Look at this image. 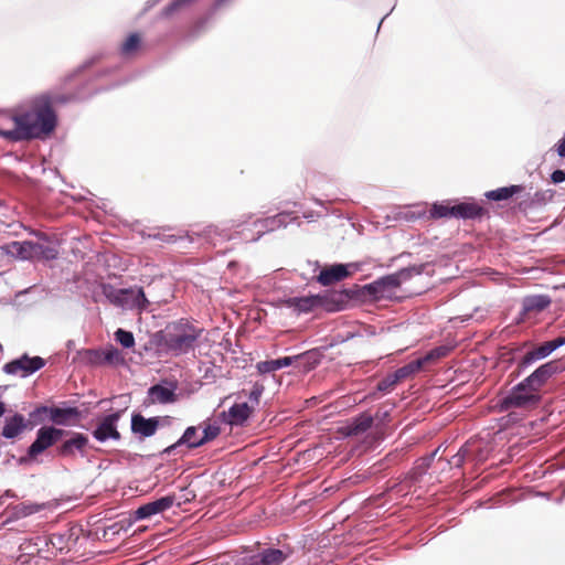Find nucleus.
Listing matches in <instances>:
<instances>
[{
  "label": "nucleus",
  "mask_w": 565,
  "mask_h": 565,
  "mask_svg": "<svg viewBox=\"0 0 565 565\" xmlns=\"http://www.w3.org/2000/svg\"><path fill=\"white\" fill-rule=\"evenodd\" d=\"M98 90H95L97 93ZM90 94L81 90L70 96L41 95L33 99L32 108L18 113L0 114V137L8 141H24L38 139L50 135L56 127V115L52 108L53 103H67L82 100Z\"/></svg>",
  "instance_id": "1"
},
{
  "label": "nucleus",
  "mask_w": 565,
  "mask_h": 565,
  "mask_svg": "<svg viewBox=\"0 0 565 565\" xmlns=\"http://www.w3.org/2000/svg\"><path fill=\"white\" fill-rule=\"evenodd\" d=\"M564 370L565 364L561 360H552L540 365L499 401L500 409L508 412L513 408L537 406L542 401L543 387Z\"/></svg>",
  "instance_id": "2"
},
{
  "label": "nucleus",
  "mask_w": 565,
  "mask_h": 565,
  "mask_svg": "<svg viewBox=\"0 0 565 565\" xmlns=\"http://www.w3.org/2000/svg\"><path fill=\"white\" fill-rule=\"evenodd\" d=\"M203 329L195 327L186 319L169 323L164 330L152 337V343L160 352L179 356L193 351Z\"/></svg>",
  "instance_id": "3"
},
{
  "label": "nucleus",
  "mask_w": 565,
  "mask_h": 565,
  "mask_svg": "<svg viewBox=\"0 0 565 565\" xmlns=\"http://www.w3.org/2000/svg\"><path fill=\"white\" fill-rule=\"evenodd\" d=\"M423 270V265L405 267L394 274L380 277L373 282L365 285L363 290L366 295L376 300L391 298L403 282L409 280L414 276L420 275Z\"/></svg>",
  "instance_id": "4"
},
{
  "label": "nucleus",
  "mask_w": 565,
  "mask_h": 565,
  "mask_svg": "<svg viewBox=\"0 0 565 565\" xmlns=\"http://www.w3.org/2000/svg\"><path fill=\"white\" fill-rule=\"evenodd\" d=\"M102 294L107 300L122 310H146L149 301L141 287L118 289L110 284L100 285Z\"/></svg>",
  "instance_id": "5"
},
{
  "label": "nucleus",
  "mask_w": 565,
  "mask_h": 565,
  "mask_svg": "<svg viewBox=\"0 0 565 565\" xmlns=\"http://www.w3.org/2000/svg\"><path fill=\"white\" fill-rule=\"evenodd\" d=\"M252 217L250 214L242 215L241 218L231 220L224 227L217 225H206L199 230L186 231V239L190 243L199 242L211 245L231 239L230 231L238 228Z\"/></svg>",
  "instance_id": "6"
},
{
  "label": "nucleus",
  "mask_w": 565,
  "mask_h": 565,
  "mask_svg": "<svg viewBox=\"0 0 565 565\" xmlns=\"http://www.w3.org/2000/svg\"><path fill=\"white\" fill-rule=\"evenodd\" d=\"M68 433L54 426H43L36 431L35 440L28 448V457L35 458L55 445Z\"/></svg>",
  "instance_id": "7"
},
{
  "label": "nucleus",
  "mask_w": 565,
  "mask_h": 565,
  "mask_svg": "<svg viewBox=\"0 0 565 565\" xmlns=\"http://www.w3.org/2000/svg\"><path fill=\"white\" fill-rule=\"evenodd\" d=\"M122 411H116L98 419L96 427L92 431L93 437L99 443L108 440H119L121 438L118 431V422L121 418Z\"/></svg>",
  "instance_id": "8"
},
{
  "label": "nucleus",
  "mask_w": 565,
  "mask_h": 565,
  "mask_svg": "<svg viewBox=\"0 0 565 565\" xmlns=\"http://www.w3.org/2000/svg\"><path fill=\"white\" fill-rule=\"evenodd\" d=\"M45 365L44 359L41 356H29L23 354L19 359L12 360L3 366L7 374L20 373L22 377L33 374Z\"/></svg>",
  "instance_id": "9"
},
{
  "label": "nucleus",
  "mask_w": 565,
  "mask_h": 565,
  "mask_svg": "<svg viewBox=\"0 0 565 565\" xmlns=\"http://www.w3.org/2000/svg\"><path fill=\"white\" fill-rule=\"evenodd\" d=\"M36 425L35 422L26 419L20 413L9 414L4 417L1 436L6 439H14L25 430H32Z\"/></svg>",
  "instance_id": "10"
},
{
  "label": "nucleus",
  "mask_w": 565,
  "mask_h": 565,
  "mask_svg": "<svg viewBox=\"0 0 565 565\" xmlns=\"http://www.w3.org/2000/svg\"><path fill=\"white\" fill-rule=\"evenodd\" d=\"M175 494H169L142 504L134 512V520L141 521L162 513L169 510L175 503Z\"/></svg>",
  "instance_id": "11"
},
{
  "label": "nucleus",
  "mask_w": 565,
  "mask_h": 565,
  "mask_svg": "<svg viewBox=\"0 0 565 565\" xmlns=\"http://www.w3.org/2000/svg\"><path fill=\"white\" fill-rule=\"evenodd\" d=\"M185 446L188 449H195L202 446L201 434H199V428L195 426H189L182 436L171 446L164 449V454L172 455L175 451Z\"/></svg>",
  "instance_id": "12"
},
{
  "label": "nucleus",
  "mask_w": 565,
  "mask_h": 565,
  "mask_svg": "<svg viewBox=\"0 0 565 565\" xmlns=\"http://www.w3.org/2000/svg\"><path fill=\"white\" fill-rule=\"evenodd\" d=\"M553 353L546 342L527 351L519 361L516 365L518 374L526 371L532 364L537 361L544 360Z\"/></svg>",
  "instance_id": "13"
},
{
  "label": "nucleus",
  "mask_w": 565,
  "mask_h": 565,
  "mask_svg": "<svg viewBox=\"0 0 565 565\" xmlns=\"http://www.w3.org/2000/svg\"><path fill=\"white\" fill-rule=\"evenodd\" d=\"M159 426L158 417L146 418L141 414L131 416V430L143 438L151 437L156 434Z\"/></svg>",
  "instance_id": "14"
},
{
  "label": "nucleus",
  "mask_w": 565,
  "mask_h": 565,
  "mask_svg": "<svg viewBox=\"0 0 565 565\" xmlns=\"http://www.w3.org/2000/svg\"><path fill=\"white\" fill-rule=\"evenodd\" d=\"M88 444V438L82 433H72L71 437L63 441L56 449L61 457H73L75 451H83Z\"/></svg>",
  "instance_id": "15"
},
{
  "label": "nucleus",
  "mask_w": 565,
  "mask_h": 565,
  "mask_svg": "<svg viewBox=\"0 0 565 565\" xmlns=\"http://www.w3.org/2000/svg\"><path fill=\"white\" fill-rule=\"evenodd\" d=\"M7 254L20 258V259H30L35 256V248H40V243L23 241V242H11L6 245Z\"/></svg>",
  "instance_id": "16"
},
{
  "label": "nucleus",
  "mask_w": 565,
  "mask_h": 565,
  "mask_svg": "<svg viewBox=\"0 0 565 565\" xmlns=\"http://www.w3.org/2000/svg\"><path fill=\"white\" fill-rule=\"evenodd\" d=\"M349 276V270L347 265L343 264H334L329 267L323 268L319 276L318 281L322 286H330L334 282L341 281L342 279Z\"/></svg>",
  "instance_id": "17"
},
{
  "label": "nucleus",
  "mask_w": 565,
  "mask_h": 565,
  "mask_svg": "<svg viewBox=\"0 0 565 565\" xmlns=\"http://www.w3.org/2000/svg\"><path fill=\"white\" fill-rule=\"evenodd\" d=\"M308 353H302L294 356H284L276 360H267L258 362L256 367L262 374L271 373L282 367L292 365L296 361L303 359Z\"/></svg>",
  "instance_id": "18"
},
{
  "label": "nucleus",
  "mask_w": 565,
  "mask_h": 565,
  "mask_svg": "<svg viewBox=\"0 0 565 565\" xmlns=\"http://www.w3.org/2000/svg\"><path fill=\"white\" fill-rule=\"evenodd\" d=\"M486 210L478 203L461 202L454 205V217L462 220H477L481 218Z\"/></svg>",
  "instance_id": "19"
},
{
  "label": "nucleus",
  "mask_w": 565,
  "mask_h": 565,
  "mask_svg": "<svg viewBox=\"0 0 565 565\" xmlns=\"http://www.w3.org/2000/svg\"><path fill=\"white\" fill-rule=\"evenodd\" d=\"M374 418L369 414H361L353 418L345 427L347 436H359L367 431L373 425Z\"/></svg>",
  "instance_id": "20"
},
{
  "label": "nucleus",
  "mask_w": 565,
  "mask_h": 565,
  "mask_svg": "<svg viewBox=\"0 0 565 565\" xmlns=\"http://www.w3.org/2000/svg\"><path fill=\"white\" fill-rule=\"evenodd\" d=\"M551 305V298L547 295L527 296L522 301L524 313L541 312Z\"/></svg>",
  "instance_id": "21"
},
{
  "label": "nucleus",
  "mask_w": 565,
  "mask_h": 565,
  "mask_svg": "<svg viewBox=\"0 0 565 565\" xmlns=\"http://www.w3.org/2000/svg\"><path fill=\"white\" fill-rule=\"evenodd\" d=\"M148 396L152 403L169 404L175 402L174 390L159 384L149 388Z\"/></svg>",
  "instance_id": "22"
},
{
  "label": "nucleus",
  "mask_w": 565,
  "mask_h": 565,
  "mask_svg": "<svg viewBox=\"0 0 565 565\" xmlns=\"http://www.w3.org/2000/svg\"><path fill=\"white\" fill-rule=\"evenodd\" d=\"M253 408L247 403H236L228 409V423L242 426L250 416Z\"/></svg>",
  "instance_id": "23"
},
{
  "label": "nucleus",
  "mask_w": 565,
  "mask_h": 565,
  "mask_svg": "<svg viewBox=\"0 0 565 565\" xmlns=\"http://www.w3.org/2000/svg\"><path fill=\"white\" fill-rule=\"evenodd\" d=\"M297 222V225H301V221L297 216H291L289 212H280L274 216L265 217V224L267 231H276L286 227L289 223Z\"/></svg>",
  "instance_id": "24"
},
{
  "label": "nucleus",
  "mask_w": 565,
  "mask_h": 565,
  "mask_svg": "<svg viewBox=\"0 0 565 565\" xmlns=\"http://www.w3.org/2000/svg\"><path fill=\"white\" fill-rule=\"evenodd\" d=\"M50 419L56 425H66L71 419L76 418L79 412L76 407H49Z\"/></svg>",
  "instance_id": "25"
},
{
  "label": "nucleus",
  "mask_w": 565,
  "mask_h": 565,
  "mask_svg": "<svg viewBox=\"0 0 565 565\" xmlns=\"http://www.w3.org/2000/svg\"><path fill=\"white\" fill-rule=\"evenodd\" d=\"M263 565H282L288 553L275 547H260Z\"/></svg>",
  "instance_id": "26"
},
{
  "label": "nucleus",
  "mask_w": 565,
  "mask_h": 565,
  "mask_svg": "<svg viewBox=\"0 0 565 565\" xmlns=\"http://www.w3.org/2000/svg\"><path fill=\"white\" fill-rule=\"evenodd\" d=\"M437 451H438V449H436L434 452H431L430 455H428L426 457L419 458L415 462V466L413 467V469L409 471V475H408L409 479L413 482L419 481L420 478L427 472Z\"/></svg>",
  "instance_id": "27"
},
{
  "label": "nucleus",
  "mask_w": 565,
  "mask_h": 565,
  "mask_svg": "<svg viewBox=\"0 0 565 565\" xmlns=\"http://www.w3.org/2000/svg\"><path fill=\"white\" fill-rule=\"evenodd\" d=\"M523 189L524 188L522 185L503 186L486 192L484 196L491 201H503L510 199L514 194H519Z\"/></svg>",
  "instance_id": "28"
},
{
  "label": "nucleus",
  "mask_w": 565,
  "mask_h": 565,
  "mask_svg": "<svg viewBox=\"0 0 565 565\" xmlns=\"http://www.w3.org/2000/svg\"><path fill=\"white\" fill-rule=\"evenodd\" d=\"M286 302L289 308H294L298 312H309L317 305V299L315 297H294Z\"/></svg>",
  "instance_id": "29"
},
{
  "label": "nucleus",
  "mask_w": 565,
  "mask_h": 565,
  "mask_svg": "<svg viewBox=\"0 0 565 565\" xmlns=\"http://www.w3.org/2000/svg\"><path fill=\"white\" fill-rule=\"evenodd\" d=\"M429 215L431 218H444V217H454V205H450L449 201H443L440 203H434Z\"/></svg>",
  "instance_id": "30"
},
{
  "label": "nucleus",
  "mask_w": 565,
  "mask_h": 565,
  "mask_svg": "<svg viewBox=\"0 0 565 565\" xmlns=\"http://www.w3.org/2000/svg\"><path fill=\"white\" fill-rule=\"evenodd\" d=\"M423 367V364H422V361H419V359H416L414 361H411L409 363H407L406 365L397 369L395 372H394V376L395 379H397V381H402L406 377H408L409 375L420 371Z\"/></svg>",
  "instance_id": "31"
},
{
  "label": "nucleus",
  "mask_w": 565,
  "mask_h": 565,
  "mask_svg": "<svg viewBox=\"0 0 565 565\" xmlns=\"http://www.w3.org/2000/svg\"><path fill=\"white\" fill-rule=\"evenodd\" d=\"M141 39L138 33H131L126 41L120 46V54L124 56H129L132 53H135L139 45H140Z\"/></svg>",
  "instance_id": "32"
},
{
  "label": "nucleus",
  "mask_w": 565,
  "mask_h": 565,
  "mask_svg": "<svg viewBox=\"0 0 565 565\" xmlns=\"http://www.w3.org/2000/svg\"><path fill=\"white\" fill-rule=\"evenodd\" d=\"M221 433V428L216 423H204L201 441L202 446L214 440Z\"/></svg>",
  "instance_id": "33"
},
{
  "label": "nucleus",
  "mask_w": 565,
  "mask_h": 565,
  "mask_svg": "<svg viewBox=\"0 0 565 565\" xmlns=\"http://www.w3.org/2000/svg\"><path fill=\"white\" fill-rule=\"evenodd\" d=\"M83 362L89 365L103 364V350L88 349L79 352Z\"/></svg>",
  "instance_id": "34"
},
{
  "label": "nucleus",
  "mask_w": 565,
  "mask_h": 565,
  "mask_svg": "<svg viewBox=\"0 0 565 565\" xmlns=\"http://www.w3.org/2000/svg\"><path fill=\"white\" fill-rule=\"evenodd\" d=\"M115 340L125 349H130L135 345V337L132 332L118 329L115 332Z\"/></svg>",
  "instance_id": "35"
},
{
  "label": "nucleus",
  "mask_w": 565,
  "mask_h": 565,
  "mask_svg": "<svg viewBox=\"0 0 565 565\" xmlns=\"http://www.w3.org/2000/svg\"><path fill=\"white\" fill-rule=\"evenodd\" d=\"M235 565H263L260 547H258L256 552L246 553L241 556Z\"/></svg>",
  "instance_id": "36"
},
{
  "label": "nucleus",
  "mask_w": 565,
  "mask_h": 565,
  "mask_svg": "<svg viewBox=\"0 0 565 565\" xmlns=\"http://www.w3.org/2000/svg\"><path fill=\"white\" fill-rule=\"evenodd\" d=\"M124 361L120 352L115 347L110 345L103 350V364H119Z\"/></svg>",
  "instance_id": "37"
},
{
  "label": "nucleus",
  "mask_w": 565,
  "mask_h": 565,
  "mask_svg": "<svg viewBox=\"0 0 565 565\" xmlns=\"http://www.w3.org/2000/svg\"><path fill=\"white\" fill-rule=\"evenodd\" d=\"M448 351L449 349L447 347H437L427 352L424 356L419 358V361H422V364L424 366L428 362L446 356L448 354Z\"/></svg>",
  "instance_id": "38"
},
{
  "label": "nucleus",
  "mask_w": 565,
  "mask_h": 565,
  "mask_svg": "<svg viewBox=\"0 0 565 565\" xmlns=\"http://www.w3.org/2000/svg\"><path fill=\"white\" fill-rule=\"evenodd\" d=\"M397 383L398 381L395 379L394 373H391L377 383L376 391L383 394L390 393Z\"/></svg>",
  "instance_id": "39"
},
{
  "label": "nucleus",
  "mask_w": 565,
  "mask_h": 565,
  "mask_svg": "<svg viewBox=\"0 0 565 565\" xmlns=\"http://www.w3.org/2000/svg\"><path fill=\"white\" fill-rule=\"evenodd\" d=\"M149 237H152L154 239L162 241L164 243H177L178 241L186 239V232L184 234L175 235V234H166L163 232H157L153 234H149Z\"/></svg>",
  "instance_id": "40"
},
{
  "label": "nucleus",
  "mask_w": 565,
  "mask_h": 565,
  "mask_svg": "<svg viewBox=\"0 0 565 565\" xmlns=\"http://www.w3.org/2000/svg\"><path fill=\"white\" fill-rule=\"evenodd\" d=\"M102 55L97 54V55H94L89 58H87L86 61H84L76 70L75 72L71 75V77H75V76H78L83 73H85L87 70L92 68L94 65H96L98 63V61L100 60Z\"/></svg>",
  "instance_id": "41"
},
{
  "label": "nucleus",
  "mask_w": 565,
  "mask_h": 565,
  "mask_svg": "<svg viewBox=\"0 0 565 565\" xmlns=\"http://www.w3.org/2000/svg\"><path fill=\"white\" fill-rule=\"evenodd\" d=\"M57 249L52 246L40 244V248H35V256H41L47 260L55 259L57 257Z\"/></svg>",
  "instance_id": "42"
},
{
  "label": "nucleus",
  "mask_w": 565,
  "mask_h": 565,
  "mask_svg": "<svg viewBox=\"0 0 565 565\" xmlns=\"http://www.w3.org/2000/svg\"><path fill=\"white\" fill-rule=\"evenodd\" d=\"M467 455L468 450L465 447H462L458 450L456 455L451 457V459L448 462L449 465L459 468L463 463Z\"/></svg>",
  "instance_id": "43"
},
{
  "label": "nucleus",
  "mask_w": 565,
  "mask_h": 565,
  "mask_svg": "<svg viewBox=\"0 0 565 565\" xmlns=\"http://www.w3.org/2000/svg\"><path fill=\"white\" fill-rule=\"evenodd\" d=\"M263 392H264V387L262 385H258V384L254 385V387L250 391L249 396H248L249 401L254 404H258Z\"/></svg>",
  "instance_id": "44"
},
{
  "label": "nucleus",
  "mask_w": 565,
  "mask_h": 565,
  "mask_svg": "<svg viewBox=\"0 0 565 565\" xmlns=\"http://www.w3.org/2000/svg\"><path fill=\"white\" fill-rule=\"evenodd\" d=\"M254 226L257 228V237H255L254 241L259 239L262 235L269 232V231H267V225L265 224V218L257 220L254 223Z\"/></svg>",
  "instance_id": "45"
},
{
  "label": "nucleus",
  "mask_w": 565,
  "mask_h": 565,
  "mask_svg": "<svg viewBox=\"0 0 565 565\" xmlns=\"http://www.w3.org/2000/svg\"><path fill=\"white\" fill-rule=\"evenodd\" d=\"M45 413H49V407L47 406H39L36 408H34L30 414H29V418L31 422L35 420L36 418H39L42 414H45Z\"/></svg>",
  "instance_id": "46"
},
{
  "label": "nucleus",
  "mask_w": 565,
  "mask_h": 565,
  "mask_svg": "<svg viewBox=\"0 0 565 565\" xmlns=\"http://www.w3.org/2000/svg\"><path fill=\"white\" fill-rule=\"evenodd\" d=\"M551 350L554 352L558 348L565 345V337H558L556 339H553L551 341H546Z\"/></svg>",
  "instance_id": "47"
},
{
  "label": "nucleus",
  "mask_w": 565,
  "mask_h": 565,
  "mask_svg": "<svg viewBox=\"0 0 565 565\" xmlns=\"http://www.w3.org/2000/svg\"><path fill=\"white\" fill-rule=\"evenodd\" d=\"M551 180L553 183L558 184L565 181V171L563 170H555L551 174Z\"/></svg>",
  "instance_id": "48"
},
{
  "label": "nucleus",
  "mask_w": 565,
  "mask_h": 565,
  "mask_svg": "<svg viewBox=\"0 0 565 565\" xmlns=\"http://www.w3.org/2000/svg\"><path fill=\"white\" fill-rule=\"evenodd\" d=\"M202 26H203V21L198 22V23L194 25V28L190 31V33L186 35V38H188L189 40L194 39V38L199 34V32H200V30H201V28H202Z\"/></svg>",
  "instance_id": "49"
},
{
  "label": "nucleus",
  "mask_w": 565,
  "mask_h": 565,
  "mask_svg": "<svg viewBox=\"0 0 565 565\" xmlns=\"http://www.w3.org/2000/svg\"><path fill=\"white\" fill-rule=\"evenodd\" d=\"M556 151L561 158H565V136L558 141Z\"/></svg>",
  "instance_id": "50"
},
{
  "label": "nucleus",
  "mask_w": 565,
  "mask_h": 565,
  "mask_svg": "<svg viewBox=\"0 0 565 565\" xmlns=\"http://www.w3.org/2000/svg\"><path fill=\"white\" fill-rule=\"evenodd\" d=\"M35 510L32 507H25V505L19 507V513H21L23 516L30 515Z\"/></svg>",
  "instance_id": "51"
},
{
  "label": "nucleus",
  "mask_w": 565,
  "mask_h": 565,
  "mask_svg": "<svg viewBox=\"0 0 565 565\" xmlns=\"http://www.w3.org/2000/svg\"><path fill=\"white\" fill-rule=\"evenodd\" d=\"M390 416V412L388 411H377L376 414H375V417L376 419H379L380 422H384L386 420V418Z\"/></svg>",
  "instance_id": "52"
},
{
  "label": "nucleus",
  "mask_w": 565,
  "mask_h": 565,
  "mask_svg": "<svg viewBox=\"0 0 565 565\" xmlns=\"http://www.w3.org/2000/svg\"><path fill=\"white\" fill-rule=\"evenodd\" d=\"M114 70L113 68H109V67H106V68H103L100 71H98L96 73V77H102V76H106L108 74H110Z\"/></svg>",
  "instance_id": "53"
},
{
  "label": "nucleus",
  "mask_w": 565,
  "mask_h": 565,
  "mask_svg": "<svg viewBox=\"0 0 565 565\" xmlns=\"http://www.w3.org/2000/svg\"><path fill=\"white\" fill-rule=\"evenodd\" d=\"M303 217L312 221V220H315V217H319V215L316 214L315 212L310 211V212H305Z\"/></svg>",
  "instance_id": "54"
},
{
  "label": "nucleus",
  "mask_w": 565,
  "mask_h": 565,
  "mask_svg": "<svg viewBox=\"0 0 565 565\" xmlns=\"http://www.w3.org/2000/svg\"><path fill=\"white\" fill-rule=\"evenodd\" d=\"M3 498H15V494L11 490H7L3 495Z\"/></svg>",
  "instance_id": "55"
},
{
  "label": "nucleus",
  "mask_w": 565,
  "mask_h": 565,
  "mask_svg": "<svg viewBox=\"0 0 565 565\" xmlns=\"http://www.w3.org/2000/svg\"><path fill=\"white\" fill-rule=\"evenodd\" d=\"M6 413V405L3 402L0 401V416H2Z\"/></svg>",
  "instance_id": "56"
},
{
  "label": "nucleus",
  "mask_w": 565,
  "mask_h": 565,
  "mask_svg": "<svg viewBox=\"0 0 565 565\" xmlns=\"http://www.w3.org/2000/svg\"><path fill=\"white\" fill-rule=\"evenodd\" d=\"M160 0H150V1L147 2V6H148V8H150V7L154 6Z\"/></svg>",
  "instance_id": "57"
},
{
  "label": "nucleus",
  "mask_w": 565,
  "mask_h": 565,
  "mask_svg": "<svg viewBox=\"0 0 565 565\" xmlns=\"http://www.w3.org/2000/svg\"><path fill=\"white\" fill-rule=\"evenodd\" d=\"M386 17H387V15H385V17L381 20V22L379 23L377 31H379V30H380V28L382 26V23H383V21H384V19H385Z\"/></svg>",
  "instance_id": "58"
},
{
  "label": "nucleus",
  "mask_w": 565,
  "mask_h": 565,
  "mask_svg": "<svg viewBox=\"0 0 565 565\" xmlns=\"http://www.w3.org/2000/svg\"><path fill=\"white\" fill-rule=\"evenodd\" d=\"M315 202H316L317 204H320V205L322 204V202H321L320 200H318V199H316V200H315Z\"/></svg>",
  "instance_id": "59"
},
{
  "label": "nucleus",
  "mask_w": 565,
  "mask_h": 565,
  "mask_svg": "<svg viewBox=\"0 0 565 565\" xmlns=\"http://www.w3.org/2000/svg\"><path fill=\"white\" fill-rule=\"evenodd\" d=\"M2 499H3V497L1 495V497H0V504H2V502H3V501H2Z\"/></svg>",
  "instance_id": "60"
}]
</instances>
